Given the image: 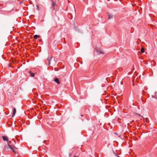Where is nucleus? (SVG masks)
Wrapping results in <instances>:
<instances>
[{
  "label": "nucleus",
  "instance_id": "1",
  "mask_svg": "<svg viewBox=\"0 0 157 157\" xmlns=\"http://www.w3.org/2000/svg\"><path fill=\"white\" fill-rule=\"evenodd\" d=\"M47 60L48 61V65H50L51 64V62L52 61V63L55 64L56 62L54 59L53 60H52V56H49L47 59Z\"/></svg>",
  "mask_w": 157,
  "mask_h": 157
},
{
  "label": "nucleus",
  "instance_id": "2",
  "mask_svg": "<svg viewBox=\"0 0 157 157\" xmlns=\"http://www.w3.org/2000/svg\"><path fill=\"white\" fill-rule=\"evenodd\" d=\"M95 51L98 53L99 54H104V52L102 51L101 49L100 48H98L96 47L95 48Z\"/></svg>",
  "mask_w": 157,
  "mask_h": 157
},
{
  "label": "nucleus",
  "instance_id": "3",
  "mask_svg": "<svg viewBox=\"0 0 157 157\" xmlns=\"http://www.w3.org/2000/svg\"><path fill=\"white\" fill-rule=\"evenodd\" d=\"M8 145L9 147H10V149L12 150L16 154L15 152V149L16 148L14 146H11V145H10L9 143H8Z\"/></svg>",
  "mask_w": 157,
  "mask_h": 157
},
{
  "label": "nucleus",
  "instance_id": "4",
  "mask_svg": "<svg viewBox=\"0 0 157 157\" xmlns=\"http://www.w3.org/2000/svg\"><path fill=\"white\" fill-rule=\"evenodd\" d=\"M16 112V109L15 108H13V114H12V117H14V115L15 114Z\"/></svg>",
  "mask_w": 157,
  "mask_h": 157
},
{
  "label": "nucleus",
  "instance_id": "5",
  "mask_svg": "<svg viewBox=\"0 0 157 157\" xmlns=\"http://www.w3.org/2000/svg\"><path fill=\"white\" fill-rule=\"evenodd\" d=\"M54 81L59 84H60V82L59 81V79L58 78H56L54 80Z\"/></svg>",
  "mask_w": 157,
  "mask_h": 157
},
{
  "label": "nucleus",
  "instance_id": "6",
  "mask_svg": "<svg viewBox=\"0 0 157 157\" xmlns=\"http://www.w3.org/2000/svg\"><path fill=\"white\" fill-rule=\"evenodd\" d=\"M108 16L109 17V19H111L113 18V14H108Z\"/></svg>",
  "mask_w": 157,
  "mask_h": 157
},
{
  "label": "nucleus",
  "instance_id": "7",
  "mask_svg": "<svg viewBox=\"0 0 157 157\" xmlns=\"http://www.w3.org/2000/svg\"><path fill=\"white\" fill-rule=\"evenodd\" d=\"M2 138L3 139V140L4 141H8V139L7 137L2 136Z\"/></svg>",
  "mask_w": 157,
  "mask_h": 157
},
{
  "label": "nucleus",
  "instance_id": "8",
  "mask_svg": "<svg viewBox=\"0 0 157 157\" xmlns=\"http://www.w3.org/2000/svg\"><path fill=\"white\" fill-rule=\"evenodd\" d=\"M9 149H10V148L8 146V143H7V145L5 146L4 149L5 150H8Z\"/></svg>",
  "mask_w": 157,
  "mask_h": 157
},
{
  "label": "nucleus",
  "instance_id": "9",
  "mask_svg": "<svg viewBox=\"0 0 157 157\" xmlns=\"http://www.w3.org/2000/svg\"><path fill=\"white\" fill-rule=\"evenodd\" d=\"M29 72L30 73V75L31 77H34V74L33 73H32L31 71H29Z\"/></svg>",
  "mask_w": 157,
  "mask_h": 157
},
{
  "label": "nucleus",
  "instance_id": "10",
  "mask_svg": "<svg viewBox=\"0 0 157 157\" xmlns=\"http://www.w3.org/2000/svg\"><path fill=\"white\" fill-rule=\"evenodd\" d=\"M34 38L35 39H36L37 38V37H38V38L40 37V36H38L37 35H35L34 36Z\"/></svg>",
  "mask_w": 157,
  "mask_h": 157
},
{
  "label": "nucleus",
  "instance_id": "11",
  "mask_svg": "<svg viewBox=\"0 0 157 157\" xmlns=\"http://www.w3.org/2000/svg\"><path fill=\"white\" fill-rule=\"evenodd\" d=\"M141 51L142 53H143L144 52V49L143 48H142L141 49Z\"/></svg>",
  "mask_w": 157,
  "mask_h": 157
},
{
  "label": "nucleus",
  "instance_id": "12",
  "mask_svg": "<svg viewBox=\"0 0 157 157\" xmlns=\"http://www.w3.org/2000/svg\"><path fill=\"white\" fill-rule=\"evenodd\" d=\"M52 5H53V6H55L56 5V3H55L53 2L52 3Z\"/></svg>",
  "mask_w": 157,
  "mask_h": 157
},
{
  "label": "nucleus",
  "instance_id": "13",
  "mask_svg": "<svg viewBox=\"0 0 157 157\" xmlns=\"http://www.w3.org/2000/svg\"><path fill=\"white\" fill-rule=\"evenodd\" d=\"M11 143V142L10 141L8 143H9V144L10 145V144Z\"/></svg>",
  "mask_w": 157,
  "mask_h": 157
},
{
  "label": "nucleus",
  "instance_id": "14",
  "mask_svg": "<svg viewBox=\"0 0 157 157\" xmlns=\"http://www.w3.org/2000/svg\"><path fill=\"white\" fill-rule=\"evenodd\" d=\"M42 103H44V104L45 105V101H44V102L42 101Z\"/></svg>",
  "mask_w": 157,
  "mask_h": 157
},
{
  "label": "nucleus",
  "instance_id": "15",
  "mask_svg": "<svg viewBox=\"0 0 157 157\" xmlns=\"http://www.w3.org/2000/svg\"><path fill=\"white\" fill-rule=\"evenodd\" d=\"M116 157H120L117 155H116Z\"/></svg>",
  "mask_w": 157,
  "mask_h": 157
},
{
  "label": "nucleus",
  "instance_id": "16",
  "mask_svg": "<svg viewBox=\"0 0 157 157\" xmlns=\"http://www.w3.org/2000/svg\"><path fill=\"white\" fill-rule=\"evenodd\" d=\"M138 114L139 116H140V115L139 114Z\"/></svg>",
  "mask_w": 157,
  "mask_h": 157
},
{
  "label": "nucleus",
  "instance_id": "17",
  "mask_svg": "<svg viewBox=\"0 0 157 157\" xmlns=\"http://www.w3.org/2000/svg\"><path fill=\"white\" fill-rule=\"evenodd\" d=\"M152 97L153 98H154V97L153 96H152Z\"/></svg>",
  "mask_w": 157,
  "mask_h": 157
},
{
  "label": "nucleus",
  "instance_id": "18",
  "mask_svg": "<svg viewBox=\"0 0 157 157\" xmlns=\"http://www.w3.org/2000/svg\"><path fill=\"white\" fill-rule=\"evenodd\" d=\"M68 2L70 3V2L69 1H68Z\"/></svg>",
  "mask_w": 157,
  "mask_h": 157
},
{
  "label": "nucleus",
  "instance_id": "19",
  "mask_svg": "<svg viewBox=\"0 0 157 157\" xmlns=\"http://www.w3.org/2000/svg\"><path fill=\"white\" fill-rule=\"evenodd\" d=\"M37 8H38V6H37Z\"/></svg>",
  "mask_w": 157,
  "mask_h": 157
},
{
  "label": "nucleus",
  "instance_id": "20",
  "mask_svg": "<svg viewBox=\"0 0 157 157\" xmlns=\"http://www.w3.org/2000/svg\"><path fill=\"white\" fill-rule=\"evenodd\" d=\"M81 116L82 117V116H82V115H81Z\"/></svg>",
  "mask_w": 157,
  "mask_h": 157
}]
</instances>
